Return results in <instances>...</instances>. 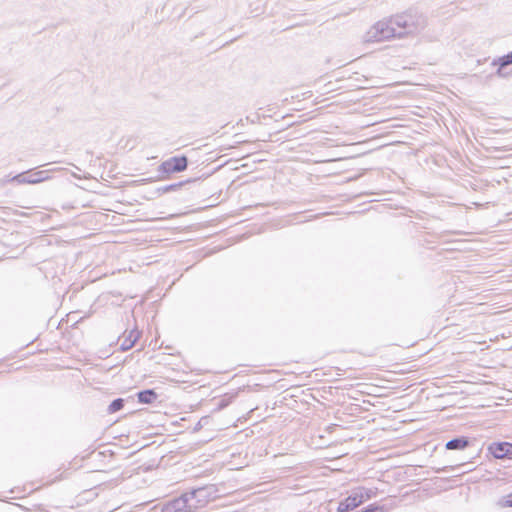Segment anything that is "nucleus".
Wrapping results in <instances>:
<instances>
[{
	"label": "nucleus",
	"instance_id": "obj_1",
	"mask_svg": "<svg viewBox=\"0 0 512 512\" xmlns=\"http://www.w3.org/2000/svg\"><path fill=\"white\" fill-rule=\"evenodd\" d=\"M188 167V158L185 155L174 156L163 161L158 168V171L164 174H172L183 172Z\"/></svg>",
	"mask_w": 512,
	"mask_h": 512
},
{
	"label": "nucleus",
	"instance_id": "obj_2",
	"mask_svg": "<svg viewBox=\"0 0 512 512\" xmlns=\"http://www.w3.org/2000/svg\"><path fill=\"white\" fill-rule=\"evenodd\" d=\"M365 501L364 493L362 488H358L353 491L351 495L346 497L338 505V512H348L354 508L360 506Z\"/></svg>",
	"mask_w": 512,
	"mask_h": 512
},
{
	"label": "nucleus",
	"instance_id": "obj_3",
	"mask_svg": "<svg viewBox=\"0 0 512 512\" xmlns=\"http://www.w3.org/2000/svg\"><path fill=\"white\" fill-rule=\"evenodd\" d=\"M49 178L48 171L32 172L31 170L17 174L12 181L19 184H37Z\"/></svg>",
	"mask_w": 512,
	"mask_h": 512
},
{
	"label": "nucleus",
	"instance_id": "obj_4",
	"mask_svg": "<svg viewBox=\"0 0 512 512\" xmlns=\"http://www.w3.org/2000/svg\"><path fill=\"white\" fill-rule=\"evenodd\" d=\"M184 495H187V504L191 507H187L188 512H195L197 509L202 508L206 505L207 501L206 497V489L198 488L189 492H185Z\"/></svg>",
	"mask_w": 512,
	"mask_h": 512
},
{
	"label": "nucleus",
	"instance_id": "obj_5",
	"mask_svg": "<svg viewBox=\"0 0 512 512\" xmlns=\"http://www.w3.org/2000/svg\"><path fill=\"white\" fill-rule=\"evenodd\" d=\"M489 452L497 459L512 460V443L509 442H493L488 447Z\"/></svg>",
	"mask_w": 512,
	"mask_h": 512
},
{
	"label": "nucleus",
	"instance_id": "obj_6",
	"mask_svg": "<svg viewBox=\"0 0 512 512\" xmlns=\"http://www.w3.org/2000/svg\"><path fill=\"white\" fill-rule=\"evenodd\" d=\"M187 495L184 493L177 498H174L163 505L162 512H188Z\"/></svg>",
	"mask_w": 512,
	"mask_h": 512
},
{
	"label": "nucleus",
	"instance_id": "obj_7",
	"mask_svg": "<svg viewBox=\"0 0 512 512\" xmlns=\"http://www.w3.org/2000/svg\"><path fill=\"white\" fill-rule=\"evenodd\" d=\"M141 335V332L137 329H132L130 331H125L123 335L119 338L120 349L122 351H127L131 349L134 344L137 342Z\"/></svg>",
	"mask_w": 512,
	"mask_h": 512
},
{
	"label": "nucleus",
	"instance_id": "obj_8",
	"mask_svg": "<svg viewBox=\"0 0 512 512\" xmlns=\"http://www.w3.org/2000/svg\"><path fill=\"white\" fill-rule=\"evenodd\" d=\"M192 181L193 180L188 179V180H185V181H180V182H177V183H173V184H168V185H163V186L157 187L153 191L150 192V196L148 197V199H155V198L160 197L163 194H166V193H169V192H173V191H177L183 185H185L187 183H190Z\"/></svg>",
	"mask_w": 512,
	"mask_h": 512
},
{
	"label": "nucleus",
	"instance_id": "obj_9",
	"mask_svg": "<svg viewBox=\"0 0 512 512\" xmlns=\"http://www.w3.org/2000/svg\"><path fill=\"white\" fill-rule=\"evenodd\" d=\"M471 445V440L466 436H459L446 442L447 450H464Z\"/></svg>",
	"mask_w": 512,
	"mask_h": 512
},
{
	"label": "nucleus",
	"instance_id": "obj_10",
	"mask_svg": "<svg viewBox=\"0 0 512 512\" xmlns=\"http://www.w3.org/2000/svg\"><path fill=\"white\" fill-rule=\"evenodd\" d=\"M404 34H373L369 37L363 38V43L365 45L379 43L382 41H388L394 38H402Z\"/></svg>",
	"mask_w": 512,
	"mask_h": 512
},
{
	"label": "nucleus",
	"instance_id": "obj_11",
	"mask_svg": "<svg viewBox=\"0 0 512 512\" xmlns=\"http://www.w3.org/2000/svg\"><path fill=\"white\" fill-rule=\"evenodd\" d=\"M137 398L139 403L152 404L157 400L158 394L153 389H146L138 392Z\"/></svg>",
	"mask_w": 512,
	"mask_h": 512
},
{
	"label": "nucleus",
	"instance_id": "obj_12",
	"mask_svg": "<svg viewBox=\"0 0 512 512\" xmlns=\"http://www.w3.org/2000/svg\"><path fill=\"white\" fill-rule=\"evenodd\" d=\"M124 403L125 401L122 398L114 399L108 406V413L112 414L120 411L124 407Z\"/></svg>",
	"mask_w": 512,
	"mask_h": 512
},
{
	"label": "nucleus",
	"instance_id": "obj_13",
	"mask_svg": "<svg viewBox=\"0 0 512 512\" xmlns=\"http://www.w3.org/2000/svg\"><path fill=\"white\" fill-rule=\"evenodd\" d=\"M494 64H498L499 65V71L508 66V65H511L512 64V51L509 52L508 54L506 55H503L502 57H500L497 61L494 62Z\"/></svg>",
	"mask_w": 512,
	"mask_h": 512
},
{
	"label": "nucleus",
	"instance_id": "obj_14",
	"mask_svg": "<svg viewBox=\"0 0 512 512\" xmlns=\"http://www.w3.org/2000/svg\"><path fill=\"white\" fill-rule=\"evenodd\" d=\"M235 395H225L222 399H220L215 408L216 411H220L226 408L234 399Z\"/></svg>",
	"mask_w": 512,
	"mask_h": 512
},
{
	"label": "nucleus",
	"instance_id": "obj_15",
	"mask_svg": "<svg viewBox=\"0 0 512 512\" xmlns=\"http://www.w3.org/2000/svg\"><path fill=\"white\" fill-rule=\"evenodd\" d=\"M497 505L500 508L512 507V493H510V494H508L506 496L501 497L498 500Z\"/></svg>",
	"mask_w": 512,
	"mask_h": 512
},
{
	"label": "nucleus",
	"instance_id": "obj_16",
	"mask_svg": "<svg viewBox=\"0 0 512 512\" xmlns=\"http://www.w3.org/2000/svg\"><path fill=\"white\" fill-rule=\"evenodd\" d=\"M361 512H384L382 506H378L376 504H370L366 508H364Z\"/></svg>",
	"mask_w": 512,
	"mask_h": 512
},
{
	"label": "nucleus",
	"instance_id": "obj_17",
	"mask_svg": "<svg viewBox=\"0 0 512 512\" xmlns=\"http://www.w3.org/2000/svg\"><path fill=\"white\" fill-rule=\"evenodd\" d=\"M362 489H363L365 500H368V499L372 498L373 496H375V492L373 490L365 489V488H362Z\"/></svg>",
	"mask_w": 512,
	"mask_h": 512
}]
</instances>
